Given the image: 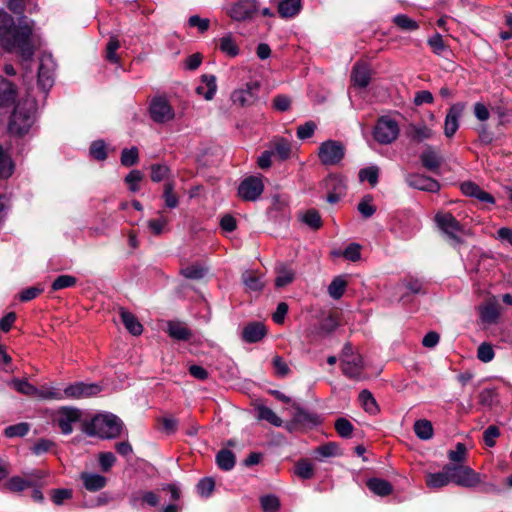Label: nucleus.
Masks as SVG:
<instances>
[{
	"label": "nucleus",
	"mask_w": 512,
	"mask_h": 512,
	"mask_svg": "<svg viewBox=\"0 0 512 512\" xmlns=\"http://www.w3.org/2000/svg\"><path fill=\"white\" fill-rule=\"evenodd\" d=\"M33 21L22 16L16 24L12 16L0 10V45L6 51H17L23 60H29L34 54L31 36Z\"/></svg>",
	"instance_id": "f257e3e1"
},
{
	"label": "nucleus",
	"mask_w": 512,
	"mask_h": 512,
	"mask_svg": "<svg viewBox=\"0 0 512 512\" xmlns=\"http://www.w3.org/2000/svg\"><path fill=\"white\" fill-rule=\"evenodd\" d=\"M123 422L113 414L97 415L85 427V433L101 439H115L120 436Z\"/></svg>",
	"instance_id": "f03ea898"
},
{
	"label": "nucleus",
	"mask_w": 512,
	"mask_h": 512,
	"mask_svg": "<svg viewBox=\"0 0 512 512\" xmlns=\"http://www.w3.org/2000/svg\"><path fill=\"white\" fill-rule=\"evenodd\" d=\"M340 366L343 375L351 380L361 381L366 378L363 357L353 351L351 344H346L343 347Z\"/></svg>",
	"instance_id": "7ed1b4c3"
},
{
	"label": "nucleus",
	"mask_w": 512,
	"mask_h": 512,
	"mask_svg": "<svg viewBox=\"0 0 512 512\" xmlns=\"http://www.w3.org/2000/svg\"><path fill=\"white\" fill-rule=\"evenodd\" d=\"M435 222L452 245L461 244L468 235L465 227L449 212H438L435 215Z\"/></svg>",
	"instance_id": "20e7f679"
},
{
	"label": "nucleus",
	"mask_w": 512,
	"mask_h": 512,
	"mask_svg": "<svg viewBox=\"0 0 512 512\" xmlns=\"http://www.w3.org/2000/svg\"><path fill=\"white\" fill-rule=\"evenodd\" d=\"M34 112L33 104L30 103L28 107L18 104L10 118L9 132L18 136L26 134L34 123Z\"/></svg>",
	"instance_id": "39448f33"
},
{
	"label": "nucleus",
	"mask_w": 512,
	"mask_h": 512,
	"mask_svg": "<svg viewBox=\"0 0 512 512\" xmlns=\"http://www.w3.org/2000/svg\"><path fill=\"white\" fill-rule=\"evenodd\" d=\"M450 482L462 487H475L480 483V476L469 466L447 464Z\"/></svg>",
	"instance_id": "423d86ee"
},
{
	"label": "nucleus",
	"mask_w": 512,
	"mask_h": 512,
	"mask_svg": "<svg viewBox=\"0 0 512 512\" xmlns=\"http://www.w3.org/2000/svg\"><path fill=\"white\" fill-rule=\"evenodd\" d=\"M260 5L257 0H237L229 7L227 14L238 22L251 21L259 13Z\"/></svg>",
	"instance_id": "0eeeda50"
},
{
	"label": "nucleus",
	"mask_w": 512,
	"mask_h": 512,
	"mask_svg": "<svg viewBox=\"0 0 512 512\" xmlns=\"http://www.w3.org/2000/svg\"><path fill=\"white\" fill-rule=\"evenodd\" d=\"M345 156L344 145L336 140H327L321 143L318 151L320 162L326 166L339 164Z\"/></svg>",
	"instance_id": "6e6552de"
},
{
	"label": "nucleus",
	"mask_w": 512,
	"mask_h": 512,
	"mask_svg": "<svg viewBox=\"0 0 512 512\" xmlns=\"http://www.w3.org/2000/svg\"><path fill=\"white\" fill-rule=\"evenodd\" d=\"M399 135L398 123L389 118L381 117L373 130L374 139L380 144H390L397 139Z\"/></svg>",
	"instance_id": "1a4fd4ad"
},
{
	"label": "nucleus",
	"mask_w": 512,
	"mask_h": 512,
	"mask_svg": "<svg viewBox=\"0 0 512 512\" xmlns=\"http://www.w3.org/2000/svg\"><path fill=\"white\" fill-rule=\"evenodd\" d=\"M82 412L76 407L63 406L60 407L53 416V421L57 424L61 432L69 435L73 432V424L79 422Z\"/></svg>",
	"instance_id": "9d476101"
},
{
	"label": "nucleus",
	"mask_w": 512,
	"mask_h": 512,
	"mask_svg": "<svg viewBox=\"0 0 512 512\" xmlns=\"http://www.w3.org/2000/svg\"><path fill=\"white\" fill-rule=\"evenodd\" d=\"M259 88L257 81H250L244 87L235 89L230 96L233 105L242 108L254 105L258 100Z\"/></svg>",
	"instance_id": "9b49d317"
},
{
	"label": "nucleus",
	"mask_w": 512,
	"mask_h": 512,
	"mask_svg": "<svg viewBox=\"0 0 512 512\" xmlns=\"http://www.w3.org/2000/svg\"><path fill=\"white\" fill-rule=\"evenodd\" d=\"M149 113L152 120L156 123H166L171 121L174 116V110L164 97H155L151 100Z\"/></svg>",
	"instance_id": "f8f14e48"
},
{
	"label": "nucleus",
	"mask_w": 512,
	"mask_h": 512,
	"mask_svg": "<svg viewBox=\"0 0 512 512\" xmlns=\"http://www.w3.org/2000/svg\"><path fill=\"white\" fill-rule=\"evenodd\" d=\"M263 190L264 184L261 177L250 176L240 183L238 194L245 201H255L263 193Z\"/></svg>",
	"instance_id": "ddd939ff"
},
{
	"label": "nucleus",
	"mask_w": 512,
	"mask_h": 512,
	"mask_svg": "<svg viewBox=\"0 0 512 512\" xmlns=\"http://www.w3.org/2000/svg\"><path fill=\"white\" fill-rule=\"evenodd\" d=\"M101 387L95 383L75 382L64 389L65 399H81L95 396Z\"/></svg>",
	"instance_id": "4468645a"
},
{
	"label": "nucleus",
	"mask_w": 512,
	"mask_h": 512,
	"mask_svg": "<svg viewBox=\"0 0 512 512\" xmlns=\"http://www.w3.org/2000/svg\"><path fill=\"white\" fill-rule=\"evenodd\" d=\"M405 181L410 187L422 191L434 193L440 189V184L436 180L418 173H411L406 175Z\"/></svg>",
	"instance_id": "2eb2a0df"
},
{
	"label": "nucleus",
	"mask_w": 512,
	"mask_h": 512,
	"mask_svg": "<svg viewBox=\"0 0 512 512\" xmlns=\"http://www.w3.org/2000/svg\"><path fill=\"white\" fill-rule=\"evenodd\" d=\"M267 335L266 326L262 322H250L242 330L241 338L246 343H257Z\"/></svg>",
	"instance_id": "dca6fc26"
},
{
	"label": "nucleus",
	"mask_w": 512,
	"mask_h": 512,
	"mask_svg": "<svg viewBox=\"0 0 512 512\" xmlns=\"http://www.w3.org/2000/svg\"><path fill=\"white\" fill-rule=\"evenodd\" d=\"M434 131L424 123H411L406 128L407 138L414 143L431 139Z\"/></svg>",
	"instance_id": "f3484780"
},
{
	"label": "nucleus",
	"mask_w": 512,
	"mask_h": 512,
	"mask_svg": "<svg viewBox=\"0 0 512 512\" xmlns=\"http://www.w3.org/2000/svg\"><path fill=\"white\" fill-rule=\"evenodd\" d=\"M464 106L462 104H454L448 111L445 123H444V134L446 137H452L459 127V119L462 115Z\"/></svg>",
	"instance_id": "a211bd4d"
},
{
	"label": "nucleus",
	"mask_w": 512,
	"mask_h": 512,
	"mask_svg": "<svg viewBox=\"0 0 512 512\" xmlns=\"http://www.w3.org/2000/svg\"><path fill=\"white\" fill-rule=\"evenodd\" d=\"M53 62L50 58L44 57L40 60L38 69V84L39 86L47 90L53 85Z\"/></svg>",
	"instance_id": "6ab92c4d"
},
{
	"label": "nucleus",
	"mask_w": 512,
	"mask_h": 512,
	"mask_svg": "<svg viewBox=\"0 0 512 512\" xmlns=\"http://www.w3.org/2000/svg\"><path fill=\"white\" fill-rule=\"evenodd\" d=\"M371 71L368 64L364 62H356L351 72V81L353 84L360 88H365L369 85Z\"/></svg>",
	"instance_id": "aec40b11"
},
{
	"label": "nucleus",
	"mask_w": 512,
	"mask_h": 512,
	"mask_svg": "<svg viewBox=\"0 0 512 512\" xmlns=\"http://www.w3.org/2000/svg\"><path fill=\"white\" fill-rule=\"evenodd\" d=\"M241 280L245 288L249 291L260 292L265 286L263 274L256 270H245L242 273Z\"/></svg>",
	"instance_id": "412c9836"
},
{
	"label": "nucleus",
	"mask_w": 512,
	"mask_h": 512,
	"mask_svg": "<svg viewBox=\"0 0 512 512\" xmlns=\"http://www.w3.org/2000/svg\"><path fill=\"white\" fill-rule=\"evenodd\" d=\"M479 317L482 323L495 324L500 315V307L496 301H488L478 307Z\"/></svg>",
	"instance_id": "4be33fe9"
},
{
	"label": "nucleus",
	"mask_w": 512,
	"mask_h": 512,
	"mask_svg": "<svg viewBox=\"0 0 512 512\" xmlns=\"http://www.w3.org/2000/svg\"><path fill=\"white\" fill-rule=\"evenodd\" d=\"M17 89L13 83L0 76V106H11L15 103Z\"/></svg>",
	"instance_id": "5701e85b"
},
{
	"label": "nucleus",
	"mask_w": 512,
	"mask_h": 512,
	"mask_svg": "<svg viewBox=\"0 0 512 512\" xmlns=\"http://www.w3.org/2000/svg\"><path fill=\"white\" fill-rule=\"evenodd\" d=\"M461 191L464 195L475 197L481 202L494 203V198L491 194L483 191L476 183L467 181L461 184Z\"/></svg>",
	"instance_id": "b1692460"
},
{
	"label": "nucleus",
	"mask_w": 512,
	"mask_h": 512,
	"mask_svg": "<svg viewBox=\"0 0 512 512\" xmlns=\"http://www.w3.org/2000/svg\"><path fill=\"white\" fill-rule=\"evenodd\" d=\"M195 91L205 100H212L217 91L216 77L214 75H202L201 85L197 86Z\"/></svg>",
	"instance_id": "393cba45"
},
{
	"label": "nucleus",
	"mask_w": 512,
	"mask_h": 512,
	"mask_svg": "<svg viewBox=\"0 0 512 512\" xmlns=\"http://www.w3.org/2000/svg\"><path fill=\"white\" fill-rule=\"evenodd\" d=\"M425 483L430 489H439L451 483L447 464L440 472L428 473Z\"/></svg>",
	"instance_id": "a878e982"
},
{
	"label": "nucleus",
	"mask_w": 512,
	"mask_h": 512,
	"mask_svg": "<svg viewBox=\"0 0 512 512\" xmlns=\"http://www.w3.org/2000/svg\"><path fill=\"white\" fill-rule=\"evenodd\" d=\"M168 335L178 341L189 340L192 336L191 330L187 325L180 321H169L167 324Z\"/></svg>",
	"instance_id": "bb28decb"
},
{
	"label": "nucleus",
	"mask_w": 512,
	"mask_h": 512,
	"mask_svg": "<svg viewBox=\"0 0 512 512\" xmlns=\"http://www.w3.org/2000/svg\"><path fill=\"white\" fill-rule=\"evenodd\" d=\"M367 488L377 496L385 497L393 492V485L384 479L372 477L366 481Z\"/></svg>",
	"instance_id": "cd10ccee"
},
{
	"label": "nucleus",
	"mask_w": 512,
	"mask_h": 512,
	"mask_svg": "<svg viewBox=\"0 0 512 512\" xmlns=\"http://www.w3.org/2000/svg\"><path fill=\"white\" fill-rule=\"evenodd\" d=\"M80 479L82 480L84 487L91 492L101 490L107 483L106 477L96 473L83 472L80 475Z\"/></svg>",
	"instance_id": "c85d7f7f"
},
{
	"label": "nucleus",
	"mask_w": 512,
	"mask_h": 512,
	"mask_svg": "<svg viewBox=\"0 0 512 512\" xmlns=\"http://www.w3.org/2000/svg\"><path fill=\"white\" fill-rule=\"evenodd\" d=\"M120 318L125 328L134 336H139L143 331L142 324L136 316L124 308L119 310Z\"/></svg>",
	"instance_id": "c756f323"
},
{
	"label": "nucleus",
	"mask_w": 512,
	"mask_h": 512,
	"mask_svg": "<svg viewBox=\"0 0 512 512\" xmlns=\"http://www.w3.org/2000/svg\"><path fill=\"white\" fill-rule=\"evenodd\" d=\"M348 286L346 275H339L333 278L328 286V294L334 300H339L345 293Z\"/></svg>",
	"instance_id": "7c9ffc66"
},
{
	"label": "nucleus",
	"mask_w": 512,
	"mask_h": 512,
	"mask_svg": "<svg viewBox=\"0 0 512 512\" xmlns=\"http://www.w3.org/2000/svg\"><path fill=\"white\" fill-rule=\"evenodd\" d=\"M301 7V0H283L278 5V12L282 18H291L300 12Z\"/></svg>",
	"instance_id": "2f4dec72"
},
{
	"label": "nucleus",
	"mask_w": 512,
	"mask_h": 512,
	"mask_svg": "<svg viewBox=\"0 0 512 512\" xmlns=\"http://www.w3.org/2000/svg\"><path fill=\"white\" fill-rule=\"evenodd\" d=\"M208 272V268L200 263L184 266L181 265L180 273L183 277L191 280L203 278Z\"/></svg>",
	"instance_id": "473e14b6"
},
{
	"label": "nucleus",
	"mask_w": 512,
	"mask_h": 512,
	"mask_svg": "<svg viewBox=\"0 0 512 512\" xmlns=\"http://www.w3.org/2000/svg\"><path fill=\"white\" fill-rule=\"evenodd\" d=\"M317 423L318 417L302 408L296 409L292 419L293 425H298L302 427L314 426Z\"/></svg>",
	"instance_id": "72a5a7b5"
},
{
	"label": "nucleus",
	"mask_w": 512,
	"mask_h": 512,
	"mask_svg": "<svg viewBox=\"0 0 512 512\" xmlns=\"http://www.w3.org/2000/svg\"><path fill=\"white\" fill-rule=\"evenodd\" d=\"M358 399L365 412L369 413L370 415H376L379 412V406L376 402V399L369 390H362L359 393Z\"/></svg>",
	"instance_id": "f704fd0d"
},
{
	"label": "nucleus",
	"mask_w": 512,
	"mask_h": 512,
	"mask_svg": "<svg viewBox=\"0 0 512 512\" xmlns=\"http://www.w3.org/2000/svg\"><path fill=\"white\" fill-rule=\"evenodd\" d=\"M276 278H275V285L278 288L285 287L291 282H293L295 278V272L292 268L284 267V266H278L276 268Z\"/></svg>",
	"instance_id": "c9c22d12"
},
{
	"label": "nucleus",
	"mask_w": 512,
	"mask_h": 512,
	"mask_svg": "<svg viewBox=\"0 0 512 512\" xmlns=\"http://www.w3.org/2000/svg\"><path fill=\"white\" fill-rule=\"evenodd\" d=\"M175 189V183L172 180L167 181L164 184V190H163V199L165 202V206L169 209H174L179 205V198L174 192Z\"/></svg>",
	"instance_id": "e433bc0d"
},
{
	"label": "nucleus",
	"mask_w": 512,
	"mask_h": 512,
	"mask_svg": "<svg viewBox=\"0 0 512 512\" xmlns=\"http://www.w3.org/2000/svg\"><path fill=\"white\" fill-rule=\"evenodd\" d=\"M216 462L220 469L229 471L235 466V455L228 449H222L216 455Z\"/></svg>",
	"instance_id": "4c0bfd02"
},
{
	"label": "nucleus",
	"mask_w": 512,
	"mask_h": 512,
	"mask_svg": "<svg viewBox=\"0 0 512 512\" xmlns=\"http://www.w3.org/2000/svg\"><path fill=\"white\" fill-rule=\"evenodd\" d=\"M219 49L229 57H236L239 54V47L231 34L220 39Z\"/></svg>",
	"instance_id": "58836bf2"
},
{
	"label": "nucleus",
	"mask_w": 512,
	"mask_h": 512,
	"mask_svg": "<svg viewBox=\"0 0 512 512\" xmlns=\"http://www.w3.org/2000/svg\"><path fill=\"white\" fill-rule=\"evenodd\" d=\"M256 410L260 420H265L276 427H280L282 425V419L277 416L271 408L264 405H259Z\"/></svg>",
	"instance_id": "ea45409f"
},
{
	"label": "nucleus",
	"mask_w": 512,
	"mask_h": 512,
	"mask_svg": "<svg viewBox=\"0 0 512 512\" xmlns=\"http://www.w3.org/2000/svg\"><path fill=\"white\" fill-rule=\"evenodd\" d=\"M420 159L422 165L430 171H436L441 165L439 157L431 148H428L425 151H423Z\"/></svg>",
	"instance_id": "a19ab883"
},
{
	"label": "nucleus",
	"mask_w": 512,
	"mask_h": 512,
	"mask_svg": "<svg viewBox=\"0 0 512 512\" xmlns=\"http://www.w3.org/2000/svg\"><path fill=\"white\" fill-rule=\"evenodd\" d=\"M294 473L301 479H311L315 471L313 464L307 459H301L295 464Z\"/></svg>",
	"instance_id": "79ce46f5"
},
{
	"label": "nucleus",
	"mask_w": 512,
	"mask_h": 512,
	"mask_svg": "<svg viewBox=\"0 0 512 512\" xmlns=\"http://www.w3.org/2000/svg\"><path fill=\"white\" fill-rule=\"evenodd\" d=\"M301 221L313 230H318L322 226V219L319 212L315 209H309L300 216Z\"/></svg>",
	"instance_id": "37998d69"
},
{
	"label": "nucleus",
	"mask_w": 512,
	"mask_h": 512,
	"mask_svg": "<svg viewBox=\"0 0 512 512\" xmlns=\"http://www.w3.org/2000/svg\"><path fill=\"white\" fill-rule=\"evenodd\" d=\"M414 432L422 440H428L433 436V427L426 419L417 420L414 423Z\"/></svg>",
	"instance_id": "c03bdc74"
},
{
	"label": "nucleus",
	"mask_w": 512,
	"mask_h": 512,
	"mask_svg": "<svg viewBox=\"0 0 512 512\" xmlns=\"http://www.w3.org/2000/svg\"><path fill=\"white\" fill-rule=\"evenodd\" d=\"M150 178L153 182H161L164 180H169L171 170L165 164H153L150 167Z\"/></svg>",
	"instance_id": "a18cd8bd"
},
{
	"label": "nucleus",
	"mask_w": 512,
	"mask_h": 512,
	"mask_svg": "<svg viewBox=\"0 0 512 512\" xmlns=\"http://www.w3.org/2000/svg\"><path fill=\"white\" fill-rule=\"evenodd\" d=\"M77 284V278L72 275H60L51 284L53 292L66 288L74 287Z\"/></svg>",
	"instance_id": "49530a36"
},
{
	"label": "nucleus",
	"mask_w": 512,
	"mask_h": 512,
	"mask_svg": "<svg viewBox=\"0 0 512 512\" xmlns=\"http://www.w3.org/2000/svg\"><path fill=\"white\" fill-rule=\"evenodd\" d=\"M393 23L404 31H415L419 28L418 23L405 14H398L393 18Z\"/></svg>",
	"instance_id": "de8ad7c7"
},
{
	"label": "nucleus",
	"mask_w": 512,
	"mask_h": 512,
	"mask_svg": "<svg viewBox=\"0 0 512 512\" xmlns=\"http://www.w3.org/2000/svg\"><path fill=\"white\" fill-rule=\"evenodd\" d=\"M334 428L337 434L342 438H351L354 427L352 423L346 418H338L335 421Z\"/></svg>",
	"instance_id": "09e8293b"
},
{
	"label": "nucleus",
	"mask_w": 512,
	"mask_h": 512,
	"mask_svg": "<svg viewBox=\"0 0 512 512\" xmlns=\"http://www.w3.org/2000/svg\"><path fill=\"white\" fill-rule=\"evenodd\" d=\"M260 505L264 512H277L281 504L276 495L268 494L260 498Z\"/></svg>",
	"instance_id": "8fccbe9b"
},
{
	"label": "nucleus",
	"mask_w": 512,
	"mask_h": 512,
	"mask_svg": "<svg viewBox=\"0 0 512 512\" xmlns=\"http://www.w3.org/2000/svg\"><path fill=\"white\" fill-rule=\"evenodd\" d=\"M12 385L19 393L27 396H37L38 388L24 379H14Z\"/></svg>",
	"instance_id": "3c124183"
},
{
	"label": "nucleus",
	"mask_w": 512,
	"mask_h": 512,
	"mask_svg": "<svg viewBox=\"0 0 512 512\" xmlns=\"http://www.w3.org/2000/svg\"><path fill=\"white\" fill-rule=\"evenodd\" d=\"M378 177L379 168L377 166L366 167L359 171L360 181H368L373 187L378 183Z\"/></svg>",
	"instance_id": "603ef678"
},
{
	"label": "nucleus",
	"mask_w": 512,
	"mask_h": 512,
	"mask_svg": "<svg viewBox=\"0 0 512 512\" xmlns=\"http://www.w3.org/2000/svg\"><path fill=\"white\" fill-rule=\"evenodd\" d=\"M37 396L39 398L45 399V400H64L65 399L64 390H60V389L54 388V387L38 389Z\"/></svg>",
	"instance_id": "864d4df0"
},
{
	"label": "nucleus",
	"mask_w": 512,
	"mask_h": 512,
	"mask_svg": "<svg viewBox=\"0 0 512 512\" xmlns=\"http://www.w3.org/2000/svg\"><path fill=\"white\" fill-rule=\"evenodd\" d=\"M29 424L21 422L15 425H10L5 428L4 434L6 437H23L29 432Z\"/></svg>",
	"instance_id": "5fc2aeb1"
},
{
	"label": "nucleus",
	"mask_w": 512,
	"mask_h": 512,
	"mask_svg": "<svg viewBox=\"0 0 512 512\" xmlns=\"http://www.w3.org/2000/svg\"><path fill=\"white\" fill-rule=\"evenodd\" d=\"M338 446L334 442H329L321 445L315 449L316 458L322 460L323 458L333 457L337 454Z\"/></svg>",
	"instance_id": "6e6d98bb"
},
{
	"label": "nucleus",
	"mask_w": 512,
	"mask_h": 512,
	"mask_svg": "<svg viewBox=\"0 0 512 512\" xmlns=\"http://www.w3.org/2000/svg\"><path fill=\"white\" fill-rule=\"evenodd\" d=\"M495 352L493 346L488 342H483L477 349V358L483 362L488 363L494 359Z\"/></svg>",
	"instance_id": "4d7b16f0"
},
{
	"label": "nucleus",
	"mask_w": 512,
	"mask_h": 512,
	"mask_svg": "<svg viewBox=\"0 0 512 512\" xmlns=\"http://www.w3.org/2000/svg\"><path fill=\"white\" fill-rule=\"evenodd\" d=\"M325 187L328 191L338 192V188L341 186V194H345L346 192V184L345 181L336 175H330L325 179Z\"/></svg>",
	"instance_id": "13d9d810"
},
{
	"label": "nucleus",
	"mask_w": 512,
	"mask_h": 512,
	"mask_svg": "<svg viewBox=\"0 0 512 512\" xmlns=\"http://www.w3.org/2000/svg\"><path fill=\"white\" fill-rule=\"evenodd\" d=\"M139 155L138 149L132 147L130 149H123L121 153V164L125 167H130L138 162Z\"/></svg>",
	"instance_id": "bf43d9fd"
},
{
	"label": "nucleus",
	"mask_w": 512,
	"mask_h": 512,
	"mask_svg": "<svg viewBox=\"0 0 512 512\" xmlns=\"http://www.w3.org/2000/svg\"><path fill=\"white\" fill-rule=\"evenodd\" d=\"M13 172V164L8 155H6L0 146V177L7 178Z\"/></svg>",
	"instance_id": "052dcab7"
},
{
	"label": "nucleus",
	"mask_w": 512,
	"mask_h": 512,
	"mask_svg": "<svg viewBox=\"0 0 512 512\" xmlns=\"http://www.w3.org/2000/svg\"><path fill=\"white\" fill-rule=\"evenodd\" d=\"M143 179V174L139 170H132L126 177L125 182L129 186L130 191L137 192L140 189L139 183Z\"/></svg>",
	"instance_id": "680f3d73"
},
{
	"label": "nucleus",
	"mask_w": 512,
	"mask_h": 512,
	"mask_svg": "<svg viewBox=\"0 0 512 512\" xmlns=\"http://www.w3.org/2000/svg\"><path fill=\"white\" fill-rule=\"evenodd\" d=\"M448 458L454 464H460L465 461L466 458V446L463 443H457L455 450L448 452Z\"/></svg>",
	"instance_id": "e2e57ef3"
},
{
	"label": "nucleus",
	"mask_w": 512,
	"mask_h": 512,
	"mask_svg": "<svg viewBox=\"0 0 512 512\" xmlns=\"http://www.w3.org/2000/svg\"><path fill=\"white\" fill-rule=\"evenodd\" d=\"M120 47V42L117 37H110L106 47V59L112 63L118 62V56L116 54L117 49Z\"/></svg>",
	"instance_id": "0e129e2a"
},
{
	"label": "nucleus",
	"mask_w": 512,
	"mask_h": 512,
	"mask_svg": "<svg viewBox=\"0 0 512 512\" xmlns=\"http://www.w3.org/2000/svg\"><path fill=\"white\" fill-rule=\"evenodd\" d=\"M428 45L437 55H443L444 51L447 50V46L445 45L443 38L439 33L434 34L428 39Z\"/></svg>",
	"instance_id": "69168bd1"
},
{
	"label": "nucleus",
	"mask_w": 512,
	"mask_h": 512,
	"mask_svg": "<svg viewBox=\"0 0 512 512\" xmlns=\"http://www.w3.org/2000/svg\"><path fill=\"white\" fill-rule=\"evenodd\" d=\"M90 154L96 160H105L107 157V153L104 141H94L90 146Z\"/></svg>",
	"instance_id": "338daca9"
},
{
	"label": "nucleus",
	"mask_w": 512,
	"mask_h": 512,
	"mask_svg": "<svg viewBox=\"0 0 512 512\" xmlns=\"http://www.w3.org/2000/svg\"><path fill=\"white\" fill-rule=\"evenodd\" d=\"M30 486V483L21 477L15 476L10 478L6 483L5 487L13 492H20Z\"/></svg>",
	"instance_id": "774afa93"
}]
</instances>
